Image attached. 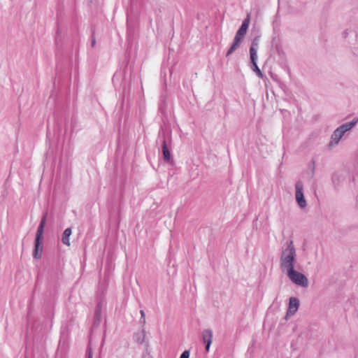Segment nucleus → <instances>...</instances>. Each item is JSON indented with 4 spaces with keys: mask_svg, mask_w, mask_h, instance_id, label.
Masks as SVG:
<instances>
[{
    "mask_svg": "<svg viewBox=\"0 0 358 358\" xmlns=\"http://www.w3.org/2000/svg\"><path fill=\"white\" fill-rule=\"evenodd\" d=\"M48 217V208H46L43 212L41 222L38 227L34 243L33 257L39 259L42 257L43 250V233Z\"/></svg>",
    "mask_w": 358,
    "mask_h": 358,
    "instance_id": "f257e3e1",
    "label": "nucleus"
},
{
    "mask_svg": "<svg viewBox=\"0 0 358 358\" xmlns=\"http://www.w3.org/2000/svg\"><path fill=\"white\" fill-rule=\"evenodd\" d=\"M287 248L282 250L280 257V268L282 270L294 267L296 262V249L292 240L287 241Z\"/></svg>",
    "mask_w": 358,
    "mask_h": 358,
    "instance_id": "f03ea898",
    "label": "nucleus"
},
{
    "mask_svg": "<svg viewBox=\"0 0 358 358\" xmlns=\"http://www.w3.org/2000/svg\"><path fill=\"white\" fill-rule=\"evenodd\" d=\"M287 275L289 280L296 285L303 287H307L308 285V280L306 276L304 274L296 271L294 267L287 271Z\"/></svg>",
    "mask_w": 358,
    "mask_h": 358,
    "instance_id": "7ed1b4c3",
    "label": "nucleus"
},
{
    "mask_svg": "<svg viewBox=\"0 0 358 358\" xmlns=\"http://www.w3.org/2000/svg\"><path fill=\"white\" fill-rule=\"evenodd\" d=\"M122 207L120 203H111L108 206L109 218L114 222H120Z\"/></svg>",
    "mask_w": 358,
    "mask_h": 358,
    "instance_id": "20e7f679",
    "label": "nucleus"
},
{
    "mask_svg": "<svg viewBox=\"0 0 358 358\" xmlns=\"http://www.w3.org/2000/svg\"><path fill=\"white\" fill-rule=\"evenodd\" d=\"M299 307V300L296 297H290L289 299V307L286 313L285 318L292 316L296 313Z\"/></svg>",
    "mask_w": 358,
    "mask_h": 358,
    "instance_id": "39448f33",
    "label": "nucleus"
},
{
    "mask_svg": "<svg viewBox=\"0 0 358 358\" xmlns=\"http://www.w3.org/2000/svg\"><path fill=\"white\" fill-rule=\"evenodd\" d=\"M201 336L203 342L206 344L205 350L208 352L213 342V331L210 329H204Z\"/></svg>",
    "mask_w": 358,
    "mask_h": 358,
    "instance_id": "423d86ee",
    "label": "nucleus"
},
{
    "mask_svg": "<svg viewBox=\"0 0 358 358\" xmlns=\"http://www.w3.org/2000/svg\"><path fill=\"white\" fill-rule=\"evenodd\" d=\"M250 22V15H248L247 17L243 21L241 27H239V29H238V31L236 34V35L239 37H241L242 38L244 39V37H245V36L247 33V31L249 28Z\"/></svg>",
    "mask_w": 358,
    "mask_h": 358,
    "instance_id": "0eeeda50",
    "label": "nucleus"
},
{
    "mask_svg": "<svg viewBox=\"0 0 358 358\" xmlns=\"http://www.w3.org/2000/svg\"><path fill=\"white\" fill-rule=\"evenodd\" d=\"M345 133L338 127L332 134L331 136V141L329 146L332 147L338 145L341 138L344 136Z\"/></svg>",
    "mask_w": 358,
    "mask_h": 358,
    "instance_id": "6e6552de",
    "label": "nucleus"
},
{
    "mask_svg": "<svg viewBox=\"0 0 358 358\" xmlns=\"http://www.w3.org/2000/svg\"><path fill=\"white\" fill-rule=\"evenodd\" d=\"M296 201H306L303 195V184L299 180L295 184Z\"/></svg>",
    "mask_w": 358,
    "mask_h": 358,
    "instance_id": "1a4fd4ad",
    "label": "nucleus"
},
{
    "mask_svg": "<svg viewBox=\"0 0 358 358\" xmlns=\"http://www.w3.org/2000/svg\"><path fill=\"white\" fill-rule=\"evenodd\" d=\"M162 150L164 161L166 162H169L171 160V154L170 149L167 145L166 140L164 137L162 143Z\"/></svg>",
    "mask_w": 358,
    "mask_h": 358,
    "instance_id": "9d476101",
    "label": "nucleus"
},
{
    "mask_svg": "<svg viewBox=\"0 0 358 358\" xmlns=\"http://www.w3.org/2000/svg\"><path fill=\"white\" fill-rule=\"evenodd\" d=\"M145 331L144 328H141V331H138V332H135L133 334V339L135 342H136L138 344H143V343H145ZM148 345V342H146V345Z\"/></svg>",
    "mask_w": 358,
    "mask_h": 358,
    "instance_id": "9b49d317",
    "label": "nucleus"
},
{
    "mask_svg": "<svg viewBox=\"0 0 358 358\" xmlns=\"http://www.w3.org/2000/svg\"><path fill=\"white\" fill-rule=\"evenodd\" d=\"M254 55H255V53H252V56L250 57V62L252 64L250 67H251L252 70L256 73V74L258 77L263 78L264 75H263L262 72L261 71V70L259 69V68L258 67L257 64V57H255Z\"/></svg>",
    "mask_w": 358,
    "mask_h": 358,
    "instance_id": "f8f14e48",
    "label": "nucleus"
},
{
    "mask_svg": "<svg viewBox=\"0 0 358 358\" xmlns=\"http://www.w3.org/2000/svg\"><path fill=\"white\" fill-rule=\"evenodd\" d=\"M358 122V117H355L352 121L346 122L341 125L339 129L343 131V133H346L348 131H350Z\"/></svg>",
    "mask_w": 358,
    "mask_h": 358,
    "instance_id": "ddd939ff",
    "label": "nucleus"
},
{
    "mask_svg": "<svg viewBox=\"0 0 358 358\" xmlns=\"http://www.w3.org/2000/svg\"><path fill=\"white\" fill-rule=\"evenodd\" d=\"M259 36H256L252 41V44L250 48V57L252 56V53H255V57H257V50L259 45Z\"/></svg>",
    "mask_w": 358,
    "mask_h": 358,
    "instance_id": "4468645a",
    "label": "nucleus"
},
{
    "mask_svg": "<svg viewBox=\"0 0 358 358\" xmlns=\"http://www.w3.org/2000/svg\"><path fill=\"white\" fill-rule=\"evenodd\" d=\"M71 233H72L71 229L69 227V228H66L64 231L62 236V242L67 246L70 245L69 237H70Z\"/></svg>",
    "mask_w": 358,
    "mask_h": 358,
    "instance_id": "2eb2a0df",
    "label": "nucleus"
},
{
    "mask_svg": "<svg viewBox=\"0 0 358 358\" xmlns=\"http://www.w3.org/2000/svg\"><path fill=\"white\" fill-rule=\"evenodd\" d=\"M331 180L334 186L336 187L343 180V176L341 173L335 172L332 175Z\"/></svg>",
    "mask_w": 358,
    "mask_h": 358,
    "instance_id": "dca6fc26",
    "label": "nucleus"
},
{
    "mask_svg": "<svg viewBox=\"0 0 358 358\" xmlns=\"http://www.w3.org/2000/svg\"><path fill=\"white\" fill-rule=\"evenodd\" d=\"M101 315H94V318H93L92 324V329L97 328L101 323Z\"/></svg>",
    "mask_w": 358,
    "mask_h": 358,
    "instance_id": "f3484780",
    "label": "nucleus"
},
{
    "mask_svg": "<svg viewBox=\"0 0 358 358\" xmlns=\"http://www.w3.org/2000/svg\"><path fill=\"white\" fill-rule=\"evenodd\" d=\"M240 45L238 44H236L235 43H232L231 45L227 50L226 53V57H229L231 54H232Z\"/></svg>",
    "mask_w": 358,
    "mask_h": 358,
    "instance_id": "a211bd4d",
    "label": "nucleus"
},
{
    "mask_svg": "<svg viewBox=\"0 0 358 358\" xmlns=\"http://www.w3.org/2000/svg\"><path fill=\"white\" fill-rule=\"evenodd\" d=\"M140 313H141V318H140L139 322L141 324V327L143 328V327L145 324V314L144 310H140Z\"/></svg>",
    "mask_w": 358,
    "mask_h": 358,
    "instance_id": "6ab92c4d",
    "label": "nucleus"
},
{
    "mask_svg": "<svg viewBox=\"0 0 358 358\" xmlns=\"http://www.w3.org/2000/svg\"><path fill=\"white\" fill-rule=\"evenodd\" d=\"M101 310H102L101 304V303H98L96 306V308H95L94 315H101Z\"/></svg>",
    "mask_w": 358,
    "mask_h": 358,
    "instance_id": "aec40b11",
    "label": "nucleus"
},
{
    "mask_svg": "<svg viewBox=\"0 0 358 358\" xmlns=\"http://www.w3.org/2000/svg\"><path fill=\"white\" fill-rule=\"evenodd\" d=\"M189 350H185V351L182 352L179 358H189Z\"/></svg>",
    "mask_w": 358,
    "mask_h": 358,
    "instance_id": "412c9836",
    "label": "nucleus"
},
{
    "mask_svg": "<svg viewBox=\"0 0 358 358\" xmlns=\"http://www.w3.org/2000/svg\"><path fill=\"white\" fill-rule=\"evenodd\" d=\"M243 38H242L241 37H239V36L235 35L233 42L236 44H238L240 45L241 42L243 41Z\"/></svg>",
    "mask_w": 358,
    "mask_h": 358,
    "instance_id": "4be33fe9",
    "label": "nucleus"
},
{
    "mask_svg": "<svg viewBox=\"0 0 358 358\" xmlns=\"http://www.w3.org/2000/svg\"><path fill=\"white\" fill-rule=\"evenodd\" d=\"M92 357H93L92 349L90 346H89L87 350V358H92Z\"/></svg>",
    "mask_w": 358,
    "mask_h": 358,
    "instance_id": "5701e85b",
    "label": "nucleus"
},
{
    "mask_svg": "<svg viewBox=\"0 0 358 358\" xmlns=\"http://www.w3.org/2000/svg\"><path fill=\"white\" fill-rule=\"evenodd\" d=\"M312 166H311V178L314 176V171H315V161L314 159H312Z\"/></svg>",
    "mask_w": 358,
    "mask_h": 358,
    "instance_id": "b1692460",
    "label": "nucleus"
},
{
    "mask_svg": "<svg viewBox=\"0 0 358 358\" xmlns=\"http://www.w3.org/2000/svg\"><path fill=\"white\" fill-rule=\"evenodd\" d=\"M301 209L303 210L307 206V203H297Z\"/></svg>",
    "mask_w": 358,
    "mask_h": 358,
    "instance_id": "393cba45",
    "label": "nucleus"
},
{
    "mask_svg": "<svg viewBox=\"0 0 358 358\" xmlns=\"http://www.w3.org/2000/svg\"><path fill=\"white\" fill-rule=\"evenodd\" d=\"M95 43H96V39H95V37H94V34H93L92 36V41H91L92 47H94L95 45Z\"/></svg>",
    "mask_w": 358,
    "mask_h": 358,
    "instance_id": "a878e982",
    "label": "nucleus"
},
{
    "mask_svg": "<svg viewBox=\"0 0 358 358\" xmlns=\"http://www.w3.org/2000/svg\"><path fill=\"white\" fill-rule=\"evenodd\" d=\"M60 33H61V32H60L59 29H57V35H56V37H55V41H56V43H57V41H58V40H59V36Z\"/></svg>",
    "mask_w": 358,
    "mask_h": 358,
    "instance_id": "bb28decb",
    "label": "nucleus"
},
{
    "mask_svg": "<svg viewBox=\"0 0 358 358\" xmlns=\"http://www.w3.org/2000/svg\"><path fill=\"white\" fill-rule=\"evenodd\" d=\"M276 49H277V51L279 55L284 54V52L282 51V50H281L278 46L276 47Z\"/></svg>",
    "mask_w": 358,
    "mask_h": 358,
    "instance_id": "cd10ccee",
    "label": "nucleus"
},
{
    "mask_svg": "<svg viewBox=\"0 0 358 358\" xmlns=\"http://www.w3.org/2000/svg\"><path fill=\"white\" fill-rule=\"evenodd\" d=\"M357 201H358V199H357Z\"/></svg>",
    "mask_w": 358,
    "mask_h": 358,
    "instance_id": "c85d7f7f",
    "label": "nucleus"
}]
</instances>
